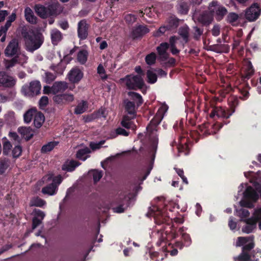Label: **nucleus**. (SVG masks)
<instances>
[{"mask_svg": "<svg viewBox=\"0 0 261 261\" xmlns=\"http://www.w3.org/2000/svg\"><path fill=\"white\" fill-rule=\"evenodd\" d=\"M65 66H63L62 63L61 62H60L58 65H52L50 66V68L56 72L58 73L59 74H62L63 72L64 69H65Z\"/></svg>", "mask_w": 261, "mask_h": 261, "instance_id": "nucleus-47", "label": "nucleus"}, {"mask_svg": "<svg viewBox=\"0 0 261 261\" xmlns=\"http://www.w3.org/2000/svg\"><path fill=\"white\" fill-rule=\"evenodd\" d=\"M105 141H101L98 143H95V142H91L90 144V147L93 150H95L99 149L101 147V146L105 143Z\"/></svg>", "mask_w": 261, "mask_h": 261, "instance_id": "nucleus-59", "label": "nucleus"}, {"mask_svg": "<svg viewBox=\"0 0 261 261\" xmlns=\"http://www.w3.org/2000/svg\"><path fill=\"white\" fill-rule=\"evenodd\" d=\"M194 29L195 30L194 38L196 40H198L202 34L203 31L197 27H195Z\"/></svg>", "mask_w": 261, "mask_h": 261, "instance_id": "nucleus-61", "label": "nucleus"}, {"mask_svg": "<svg viewBox=\"0 0 261 261\" xmlns=\"http://www.w3.org/2000/svg\"><path fill=\"white\" fill-rule=\"evenodd\" d=\"M245 225L242 227V230L246 233L252 232L256 228V223H258L259 228L261 230V208L254 212L252 218L244 220Z\"/></svg>", "mask_w": 261, "mask_h": 261, "instance_id": "nucleus-4", "label": "nucleus"}, {"mask_svg": "<svg viewBox=\"0 0 261 261\" xmlns=\"http://www.w3.org/2000/svg\"><path fill=\"white\" fill-rule=\"evenodd\" d=\"M59 144L58 141L49 142L46 144L44 145L41 148L42 153H47L51 151Z\"/></svg>", "mask_w": 261, "mask_h": 261, "instance_id": "nucleus-34", "label": "nucleus"}, {"mask_svg": "<svg viewBox=\"0 0 261 261\" xmlns=\"http://www.w3.org/2000/svg\"><path fill=\"white\" fill-rule=\"evenodd\" d=\"M149 32V29L145 25H140L136 27L133 31L134 37H140Z\"/></svg>", "mask_w": 261, "mask_h": 261, "instance_id": "nucleus-25", "label": "nucleus"}, {"mask_svg": "<svg viewBox=\"0 0 261 261\" xmlns=\"http://www.w3.org/2000/svg\"><path fill=\"white\" fill-rule=\"evenodd\" d=\"M90 152V149L86 147L79 149L76 153V158L82 161H85L88 157Z\"/></svg>", "mask_w": 261, "mask_h": 261, "instance_id": "nucleus-28", "label": "nucleus"}, {"mask_svg": "<svg viewBox=\"0 0 261 261\" xmlns=\"http://www.w3.org/2000/svg\"><path fill=\"white\" fill-rule=\"evenodd\" d=\"M68 88L67 83L64 82H55L52 86L53 94H57L65 91Z\"/></svg>", "mask_w": 261, "mask_h": 261, "instance_id": "nucleus-22", "label": "nucleus"}, {"mask_svg": "<svg viewBox=\"0 0 261 261\" xmlns=\"http://www.w3.org/2000/svg\"><path fill=\"white\" fill-rule=\"evenodd\" d=\"M69 80L73 83H78L83 77V72L78 68H73L68 73Z\"/></svg>", "mask_w": 261, "mask_h": 261, "instance_id": "nucleus-16", "label": "nucleus"}, {"mask_svg": "<svg viewBox=\"0 0 261 261\" xmlns=\"http://www.w3.org/2000/svg\"><path fill=\"white\" fill-rule=\"evenodd\" d=\"M43 181L48 185L42 189V193L45 195L53 196L57 193L58 186L62 181V176L59 175L53 177L52 173H49L42 178Z\"/></svg>", "mask_w": 261, "mask_h": 261, "instance_id": "nucleus-2", "label": "nucleus"}, {"mask_svg": "<svg viewBox=\"0 0 261 261\" xmlns=\"http://www.w3.org/2000/svg\"><path fill=\"white\" fill-rule=\"evenodd\" d=\"M97 73L100 76L102 80H106L107 79L108 76L106 74V71L104 67L101 64H100L97 69Z\"/></svg>", "mask_w": 261, "mask_h": 261, "instance_id": "nucleus-51", "label": "nucleus"}, {"mask_svg": "<svg viewBox=\"0 0 261 261\" xmlns=\"http://www.w3.org/2000/svg\"><path fill=\"white\" fill-rule=\"evenodd\" d=\"M10 162L7 159H0V174H3L10 166Z\"/></svg>", "mask_w": 261, "mask_h": 261, "instance_id": "nucleus-37", "label": "nucleus"}, {"mask_svg": "<svg viewBox=\"0 0 261 261\" xmlns=\"http://www.w3.org/2000/svg\"><path fill=\"white\" fill-rule=\"evenodd\" d=\"M147 81L150 84H154L157 81V75L153 71L149 70L147 72Z\"/></svg>", "mask_w": 261, "mask_h": 261, "instance_id": "nucleus-45", "label": "nucleus"}, {"mask_svg": "<svg viewBox=\"0 0 261 261\" xmlns=\"http://www.w3.org/2000/svg\"><path fill=\"white\" fill-rule=\"evenodd\" d=\"M17 58L15 57L11 60H7L5 61V66L6 69H9L13 67L17 63Z\"/></svg>", "mask_w": 261, "mask_h": 261, "instance_id": "nucleus-48", "label": "nucleus"}, {"mask_svg": "<svg viewBox=\"0 0 261 261\" xmlns=\"http://www.w3.org/2000/svg\"><path fill=\"white\" fill-rule=\"evenodd\" d=\"M131 199V195L126 192L121 193L119 194L117 199V202L119 206L114 207L113 211L117 213H121L124 212L126 208L129 206Z\"/></svg>", "mask_w": 261, "mask_h": 261, "instance_id": "nucleus-9", "label": "nucleus"}, {"mask_svg": "<svg viewBox=\"0 0 261 261\" xmlns=\"http://www.w3.org/2000/svg\"><path fill=\"white\" fill-rule=\"evenodd\" d=\"M18 132L27 140H30L33 136V131L30 127H20Z\"/></svg>", "mask_w": 261, "mask_h": 261, "instance_id": "nucleus-24", "label": "nucleus"}, {"mask_svg": "<svg viewBox=\"0 0 261 261\" xmlns=\"http://www.w3.org/2000/svg\"><path fill=\"white\" fill-rule=\"evenodd\" d=\"M177 9L181 14H186L189 11V6L186 2H180L178 4Z\"/></svg>", "mask_w": 261, "mask_h": 261, "instance_id": "nucleus-41", "label": "nucleus"}, {"mask_svg": "<svg viewBox=\"0 0 261 261\" xmlns=\"http://www.w3.org/2000/svg\"><path fill=\"white\" fill-rule=\"evenodd\" d=\"M235 246L236 247L243 246L242 250H250L254 246V237L253 236L248 237H239L237 239Z\"/></svg>", "mask_w": 261, "mask_h": 261, "instance_id": "nucleus-11", "label": "nucleus"}, {"mask_svg": "<svg viewBox=\"0 0 261 261\" xmlns=\"http://www.w3.org/2000/svg\"><path fill=\"white\" fill-rule=\"evenodd\" d=\"M88 108L87 102L85 101H83L82 102L78 104L75 109L74 113L76 114H81L86 111Z\"/></svg>", "mask_w": 261, "mask_h": 261, "instance_id": "nucleus-36", "label": "nucleus"}, {"mask_svg": "<svg viewBox=\"0 0 261 261\" xmlns=\"http://www.w3.org/2000/svg\"><path fill=\"white\" fill-rule=\"evenodd\" d=\"M88 25L85 20L80 21L78 23V36L81 39H85L88 35Z\"/></svg>", "mask_w": 261, "mask_h": 261, "instance_id": "nucleus-20", "label": "nucleus"}, {"mask_svg": "<svg viewBox=\"0 0 261 261\" xmlns=\"http://www.w3.org/2000/svg\"><path fill=\"white\" fill-rule=\"evenodd\" d=\"M129 135V133L125 130L124 128L118 127L114 131H112L110 133V138H115L118 135H122L123 136H127Z\"/></svg>", "mask_w": 261, "mask_h": 261, "instance_id": "nucleus-33", "label": "nucleus"}, {"mask_svg": "<svg viewBox=\"0 0 261 261\" xmlns=\"http://www.w3.org/2000/svg\"><path fill=\"white\" fill-rule=\"evenodd\" d=\"M177 147L178 153L180 154L183 153L185 155H187L189 152L188 147L186 143H184V144L180 143L177 145Z\"/></svg>", "mask_w": 261, "mask_h": 261, "instance_id": "nucleus-46", "label": "nucleus"}, {"mask_svg": "<svg viewBox=\"0 0 261 261\" xmlns=\"http://www.w3.org/2000/svg\"><path fill=\"white\" fill-rule=\"evenodd\" d=\"M194 18L203 24H209L213 20V16L208 10V12H202L199 15H195Z\"/></svg>", "mask_w": 261, "mask_h": 261, "instance_id": "nucleus-18", "label": "nucleus"}, {"mask_svg": "<svg viewBox=\"0 0 261 261\" xmlns=\"http://www.w3.org/2000/svg\"><path fill=\"white\" fill-rule=\"evenodd\" d=\"M126 111L130 115H133L135 116L136 113L135 105L133 102L126 101H125Z\"/></svg>", "mask_w": 261, "mask_h": 261, "instance_id": "nucleus-39", "label": "nucleus"}, {"mask_svg": "<svg viewBox=\"0 0 261 261\" xmlns=\"http://www.w3.org/2000/svg\"><path fill=\"white\" fill-rule=\"evenodd\" d=\"M245 69V74L244 75L245 79H249L254 73V70L250 62H248Z\"/></svg>", "mask_w": 261, "mask_h": 261, "instance_id": "nucleus-44", "label": "nucleus"}, {"mask_svg": "<svg viewBox=\"0 0 261 261\" xmlns=\"http://www.w3.org/2000/svg\"><path fill=\"white\" fill-rule=\"evenodd\" d=\"M16 79L4 71H0V87L6 88L13 87L16 84Z\"/></svg>", "mask_w": 261, "mask_h": 261, "instance_id": "nucleus-13", "label": "nucleus"}, {"mask_svg": "<svg viewBox=\"0 0 261 261\" xmlns=\"http://www.w3.org/2000/svg\"><path fill=\"white\" fill-rule=\"evenodd\" d=\"M88 56V52L85 49L80 50L77 55V61L81 64H84L87 62Z\"/></svg>", "mask_w": 261, "mask_h": 261, "instance_id": "nucleus-30", "label": "nucleus"}, {"mask_svg": "<svg viewBox=\"0 0 261 261\" xmlns=\"http://www.w3.org/2000/svg\"><path fill=\"white\" fill-rule=\"evenodd\" d=\"M167 30H169L168 29H167V26H162L161 27L158 31H156L154 33V35L156 37H159L161 36L162 35L164 34L165 32Z\"/></svg>", "mask_w": 261, "mask_h": 261, "instance_id": "nucleus-58", "label": "nucleus"}, {"mask_svg": "<svg viewBox=\"0 0 261 261\" xmlns=\"http://www.w3.org/2000/svg\"><path fill=\"white\" fill-rule=\"evenodd\" d=\"M248 250H242V253L238 257H234L235 261H258V258L252 259L255 257V255H249L247 252Z\"/></svg>", "mask_w": 261, "mask_h": 261, "instance_id": "nucleus-23", "label": "nucleus"}, {"mask_svg": "<svg viewBox=\"0 0 261 261\" xmlns=\"http://www.w3.org/2000/svg\"><path fill=\"white\" fill-rule=\"evenodd\" d=\"M124 18L127 23L130 24L134 23L136 21V17L135 15L128 14L125 15Z\"/></svg>", "mask_w": 261, "mask_h": 261, "instance_id": "nucleus-57", "label": "nucleus"}, {"mask_svg": "<svg viewBox=\"0 0 261 261\" xmlns=\"http://www.w3.org/2000/svg\"><path fill=\"white\" fill-rule=\"evenodd\" d=\"M179 38L176 36H172L169 39V44L166 42L161 43L156 49L160 56L162 60H166L168 57V54L167 52L169 45L170 49L173 55H177L179 53V50L176 47V45L178 44Z\"/></svg>", "mask_w": 261, "mask_h": 261, "instance_id": "nucleus-3", "label": "nucleus"}, {"mask_svg": "<svg viewBox=\"0 0 261 261\" xmlns=\"http://www.w3.org/2000/svg\"><path fill=\"white\" fill-rule=\"evenodd\" d=\"M239 16L235 13H230L227 16V21L230 23L235 22L238 19Z\"/></svg>", "mask_w": 261, "mask_h": 261, "instance_id": "nucleus-53", "label": "nucleus"}, {"mask_svg": "<svg viewBox=\"0 0 261 261\" xmlns=\"http://www.w3.org/2000/svg\"><path fill=\"white\" fill-rule=\"evenodd\" d=\"M16 19V14L12 13L11 15L8 17L5 25V30H8V28L11 26V23L14 21Z\"/></svg>", "mask_w": 261, "mask_h": 261, "instance_id": "nucleus-54", "label": "nucleus"}, {"mask_svg": "<svg viewBox=\"0 0 261 261\" xmlns=\"http://www.w3.org/2000/svg\"><path fill=\"white\" fill-rule=\"evenodd\" d=\"M128 95L134 100H136L137 106H139L143 103V99L141 96L136 92H129Z\"/></svg>", "mask_w": 261, "mask_h": 261, "instance_id": "nucleus-42", "label": "nucleus"}, {"mask_svg": "<svg viewBox=\"0 0 261 261\" xmlns=\"http://www.w3.org/2000/svg\"><path fill=\"white\" fill-rule=\"evenodd\" d=\"M156 60V55L154 53H151L148 55L145 58V61L148 65L153 64Z\"/></svg>", "mask_w": 261, "mask_h": 261, "instance_id": "nucleus-50", "label": "nucleus"}, {"mask_svg": "<svg viewBox=\"0 0 261 261\" xmlns=\"http://www.w3.org/2000/svg\"><path fill=\"white\" fill-rule=\"evenodd\" d=\"M178 34L182 37L184 43H187L189 40V28L187 26H184L179 28Z\"/></svg>", "mask_w": 261, "mask_h": 261, "instance_id": "nucleus-31", "label": "nucleus"}, {"mask_svg": "<svg viewBox=\"0 0 261 261\" xmlns=\"http://www.w3.org/2000/svg\"><path fill=\"white\" fill-rule=\"evenodd\" d=\"M20 53V47L18 40L12 39L5 49V54L7 57L17 56Z\"/></svg>", "mask_w": 261, "mask_h": 261, "instance_id": "nucleus-12", "label": "nucleus"}, {"mask_svg": "<svg viewBox=\"0 0 261 261\" xmlns=\"http://www.w3.org/2000/svg\"><path fill=\"white\" fill-rule=\"evenodd\" d=\"M168 109V107L166 105H163L159 109L156 115L147 127L148 132L153 130H156V126L161 122L164 117V114L167 111Z\"/></svg>", "mask_w": 261, "mask_h": 261, "instance_id": "nucleus-10", "label": "nucleus"}, {"mask_svg": "<svg viewBox=\"0 0 261 261\" xmlns=\"http://www.w3.org/2000/svg\"><path fill=\"white\" fill-rule=\"evenodd\" d=\"M53 7L52 5L48 6L47 7L42 5H36L35 11L40 17L45 18L54 14Z\"/></svg>", "mask_w": 261, "mask_h": 261, "instance_id": "nucleus-15", "label": "nucleus"}, {"mask_svg": "<svg viewBox=\"0 0 261 261\" xmlns=\"http://www.w3.org/2000/svg\"><path fill=\"white\" fill-rule=\"evenodd\" d=\"M56 78V76L50 72H46L45 73V81L48 83H50V82H53Z\"/></svg>", "mask_w": 261, "mask_h": 261, "instance_id": "nucleus-63", "label": "nucleus"}, {"mask_svg": "<svg viewBox=\"0 0 261 261\" xmlns=\"http://www.w3.org/2000/svg\"><path fill=\"white\" fill-rule=\"evenodd\" d=\"M30 205L31 206L42 207L46 205V202L45 200L38 197H34L31 199Z\"/></svg>", "mask_w": 261, "mask_h": 261, "instance_id": "nucleus-32", "label": "nucleus"}, {"mask_svg": "<svg viewBox=\"0 0 261 261\" xmlns=\"http://www.w3.org/2000/svg\"><path fill=\"white\" fill-rule=\"evenodd\" d=\"M121 80L125 82L126 87L129 89H140L144 85V81L141 75H128Z\"/></svg>", "mask_w": 261, "mask_h": 261, "instance_id": "nucleus-7", "label": "nucleus"}, {"mask_svg": "<svg viewBox=\"0 0 261 261\" xmlns=\"http://www.w3.org/2000/svg\"><path fill=\"white\" fill-rule=\"evenodd\" d=\"M178 25V21L176 19L171 18L168 20V24L166 25L168 30H171L176 28Z\"/></svg>", "mask_w": 261, "mask_h": 261, "instance_id": "nucleus-49", "label": "nucleus"}, {"mask_svg": "<svg viewBox=\"0 0 261 261\" xmlns=\"http://www.w3.org/2000/svg\"><path fill=\"white\" fill-rule=\"evenodd\" d=\"M53 99L58 103H64L72 101L74 97L71 94H57L54 97Z\"/></svg>", "mask_w": 261, "mask_h": 261, "instance_id": "nucleus-21", "label": "nucleus"}, {"mask_svg": "<svg viewBox=\"0 0 261 261\" xmlns=\"http://www.w3.org/2000/svg\"><path fill=\"white\" fill-rule=\"evenodd\" d=\"M260 9L257 4L252 5L246 11V18L250 21L255 20L259 16Z\"/></svg>", "mask_w": 261, "mask_h": 261, "instance_id": "nucleus-14", "label": "nucleus"}, {"mask_svg": "<svg viewBox=\"0 0 261 261\" xmlns=\"http://www.w3.org/2000/svg\"><path fill=\"white\" fill-rule=\"evenodd\" d=\"M237 215L241 218L247 217L249 215V212L248 210L241 208L240 210H236Z\"/></svg>", "mask_w": 261, "mask_h": 261, "instance_id": "nucleus-55", "label": "nucleus"}, {"mask_svg": "<svg viewBox=\"0 0 261 261\" xmlns=\"http://www.w3.org/2000/svg\"><path fill=\"white\" fill-rule=\"evenodd\" d=\"M34 117V124L35 126L37 128H40L45 120L44 115L41 112L37 111Z\"/></svg>", "mask_w": 261, "mask_h": 261, "instance_id": "nucleus-27", "label": "nucleus"}, {"mask_svg": "<svg viewBox=\"0 0 261 261\" xmlns=\"http://www.w3.org/2000/svg\"><path fill=\"white\" fill-rule=\"evenodd\" d=\"M147 217H154L155 221L159 220V222H162L161 218L163 217L164 214L158 207L155 205H152L149 208L148 213L146 214Z\"/></svg>", "mask_w": 261, "mask_h": 261, "instance_id": "nucleus-17", "label": "nucleus"}, {"mask_svg": "<svg viewBox=\"0 0 261 261\" xmlns=\"http://www.w3.org/2000/svg\"><path fill=\"white\" fill-rule=\"evenodd\" d=\"M89 174L92 175L94 182L99 181L102 176V172L97 170H91L89 171Z\"/></svg>", "mask_w": 261, "mask_h": 261, "instance_id": "nucleus-43", "label": "nucleus"}, {"mask_svg": "<svg viewBox=\"0 0 261 261\" xmlns=\"http://www.w3.org/2000/svg\"><path fill=\"white\" fill-rule=\"evenodd\" d=\"M208 10L213 17L215 16L218 21L222 20L227 12V9L216 1L210 3Z\"/></svg>", "mask_w": 261, "mask_h": 261, "instance_id": "nucleus-6", "label": "nucleus"}, {"mask_svg": "<svg viewBox=\"0 0 261 261\" xmlns=\"http://www.w3.org/2000/svg\"><path fill=\"white\" fill-rule=\"evenodd\" d=\"M79 164L76 161H71L68 164L64 165L62 169L63 170H67V171H72L74 170L75 168L79 166Z\"/></svg>", "mask_w": 261, "mask_h": 261, "instance_id": "nucleus-40", "label": "nucleus"}, {"mask_svg": "<svg viewBox=\"0 0 261 261\" xmlns=\"http://www.w3.org/2000/svg\"><path fill=\"white\" fill-rule=\"evenodd\" d=\"M24 16L26 20L33 24L37 22V18L34 16L33 11L29 7H27L24 10Z\"/></svg>", "mask_w": 261, "mask_h": 261, "instance_id": "nucleus-26", "label": "nucleus"}, {"mask_svg": "<svg viewBox=\"0 0 261 261\" xmlns=\"http://www.w3.org/2000/svg\"><path fill=\"white\" fill-rule=\"evenodd\" d=\"M40 83L38 81L30 82L29 85L25 84L22 87L21 92L27 96H33L39 94L41 90Z\"/></svg>", "mask_w": 261, "mask_h": 261, "instance_id": "nucleus-8", "label": "nucleus"}, {"mask_svg": "<svg viewBox=\"0 0 261 261\" xmlns=\"http://www.w3.org/2000/svg\"><path fill=\"white\" fill-rule=\"evenodd\" d=\"M48 103V98L47 96H42L39 100V106L41 108L45 107Z\"/></svg>", "mask_w": 261, "mask_h": 261, "instance_id": "nucleus-64", "label": "nucleus"}, {"mask_svg": "<svg viewBox=\"0 0 261 261\" xmlns=\"http://www.w3.org/2000/svg\"><path fill=\"white\" fill-rule=\"evenodd\" d=\"M22 36L24 38L26 49L31 53L39 48L44 42L41 34L36 33L32 30L23 29Z\"/></svg>", "mask_w": 261, "mask_h": 261, "instance_id": "nucleus-1", "label": "nucleus"}, {"mask_svg": "<svg viewBox=\"0 0 261 261\" xmlns=\"http://www.w3.org/2000/svg\"><path fill=\"white\" fill-rule=\"evenodd\" d=\"M243 194V199L240 201V205L248 208L252 207L253 202H255L258 198L256 192L251 187L248 186Z\"/></svg>", "mask_w": 261, "mask_h": 261, "instance_id": "nucleus-5", "label": "nucleus"}, {"mask_svg": "<svg viewBox=\"0 0 261 261\" xmlns=\"http://www.w3.org/2000/svg\"><path fill=\"white\" fill-rule=\"evenodd\" d=\"M234 110L232 113L227 114L226 110L222 107H216L212 110L210 114V117L214 118L216 116L218 118H228L234 112Z\"/></svg>", "mask_w": 261, "mask_h": 261, "instance_id": "nucleus-19", "label": "nucleus"}, {"mask_svg": "<svg viewBox=\"0 0 261 261\" xmlns=\"http://www.w3.org/2000/svg\"><path fill=\"white\" fill-rule=\"evenodd\" d=\"M176 173L181 178L184 182L186 184H188V181L187 178L184 175V171L182 169H178V168H174Z\"/></svg>", "mask_w": 261, "mask_h": 261, "instance_id": "nucleus-60", "label": "nucleus"}, {"mask_svg": "<svg viewBox=\"0 0 261 261\" xmlns=\"http://www.w3.org/2000/svg\"><path fill=\"white\" fill-rule=\"evenodd\" d=\"M212 33L214 36H219L220 34V27L218 24L214 25L212 29Z\"/></svg>", "mask_w": 261, "mask_h": 261, "instance_id": "nucleus-62", "label": "nucleus"}, {"mask_svg": "<svg viewBox=\"0 0 261 261\" xmlns=\"http://www.w3.org/2000/svg\"><path fill=\"white\" fill-rule=\"evenodd\" d=\"M36 112L37 111L35 109L29 110L23 115L24 122L26 123H30Z\"/></svg>", "mask_w": 261, "mask_h": 261, "instance_id": "nucleus-38", "label": "nucleus"}, {"mask_svg": "<svg viewBox=\"0 0 261 261\" xmlns=\"http://www.w3.org/2000/svg\"><path fill=\"white\" fill-rule=\"evenodd\" d=\"M5 119L8 123H13L15 120V113L13 111H9L5 115Z\"/></svg>", "mask_w": 261, "mask_h": 261, "instance_id": "nucleus-52", "label": "nucleus"}, {"mask_svg": "<svg viewBox=\"0 0 261 261\" xmlns=\"http://www.w3.org/2000/svg\"><path fill=\"white\" fill-rule=\"evenodd\" d=\"M51 38L53 44L57 45L61 40L62 35L59 30L54 29L51 32Z\"/></svg>", "mask_w": 261, "mask_h": 261, "instance_id": "nucleus-29", "label": "nucleus"}, {"mask_svg": "<svg viewBox=\"0 0 261 261\" xmlns=\"http://www.w3.org/2000/svg\"><path fill=\"white\" fill-rule=\"evenodd\" d=\"M134 116L132 117H129L128 116H124L121 121V125L125 128H134L135 125L130 121V119L134 118Z\"/></svg>", "mask_w": 261, "mask_h": 261, "instance_id": "nucleus-35", "label": "nucleus"}, {"mask_svg": "<svg viewBox=\"0 0 261 261\" xmlns=\"http://www.w3.org/2000/svg\"><path fill=\"white\" fill-rule=\"evenodd\" d=\"M22 149L20 146L16 145L12 150L13 156L14 158L18 157L21 153Z\"/></svg>", "mask_w": 261, "mask_h": 261, "instance_id": "nucleus-56", "label": "nucleus"}]
</instances>
